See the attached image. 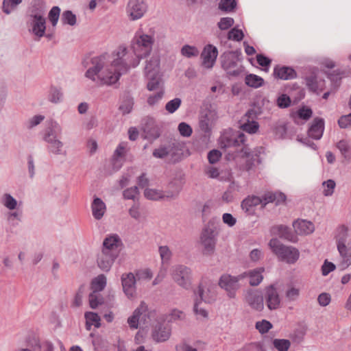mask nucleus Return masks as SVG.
Masks as SVG:
<instances>
[{"label": "nucleus", "mask_w": 351, "mask_h": 351, "mask_svg": "<svg viewBox=\"0 0 351 351\" xmlns=\"http://www.w3.org/2000/svg\"><path fill=\"white\" fill-rule=\"evenodd\" d=\"M245 135L241 132L237 134H232L222 136L221 138V147L223 148H236V152L238 155L245 158V170L250 171L254 166L261 162L260 156L263 153L264 149L262 147H258L255 148L253 151H251L245 143Z\"/></svg>", "instance_id": "nucleus-1"}, {"label": "nucleus", "mask_w": 351, "mask_h": 351, "mask_svg": "<svg viewBox=\"0 0 351 351\" xmlns=\"http://www.w3.org/2000/svg\"><path fill=\"white\" fill-rule=\"evenodd\" d=\"M110 54L105 53L91 59V66L85 73V76L93 82L112 85L119 80V74L114 75L110 67Z\"/></svg>", "instance_id": "nucleus-2"}, {"label": "nucleus", "mask_w": 351, "mask_h": 351, "mask_svg": "<svg viewBox=\"0 0 351 351\" xmlns=\"http://www.w3.org/2000/svg\"><path fill=\"white\" fill-rule=\"evenodd\" d=\"M110 56V67L114 75L119 74V79L131 67H136L141 61L133 51L130 52L124 45L119 46Z\"/></svg>", "instance_id": "nucleus-3"}, {"label": "nucleus", "mask_w": 351, "mask_h": 351, "mask_svg": "<svg viewBox=\"0 0 351 351\" xmlns=\"http://www.w3.org/2000/svg\"><path fill=\"white\" fill-rule=\"evenodd\" d=\"M286 200V195L282 192H268L265 193L261 197L256 195L248 196L241 202V208L248 214H252L254 211V208L258 205L263 208L269 203H275L279 205L284 203Z\"/></svg>", "instance_id": "nucleus-4"}, {"label": "nucleus", "mask_w": 351, "mask_h": 351, "mask_svg": "<svg viewBox=\"0 0 351 351\" xmlns=\"http://www.w3.org/2000/svg\"><path fill=\"white\" fill-rule=\"evenodd\" d=\"M155 39L153 35L145 34L138 30L131 41V47L134 54L141 59L149 56L152 50Z\"/></svg>", "instance_id": "nucleus-5"}, {"label": "nucleus", "mask_w": 351, "mask_h": 351, "mask_svg": "<svg viewBox=\"0 0 351 351\" xmlns=\"http://www.w3.org/2000/svg\"><path fill=\"white\" fill-rule=\"evenodd\" d=\"M269 245L273 253L282 261L288 264H294L299 259L300 252L297 248L286 246L277 239H271Z\"/></svg>", "instance_id": "nucleus-6"}, {"label": "nucleus", "mask_w": 351, "mask_h": 351, "mask_svg": "<svg viewBox=\"0 0 351 351\" xmlns=\"http://www.w3.org/2000/svg\"><path fill=\"white\" fill-rule=\"evenodd\" d=\"M240 55L238 51H228L221 56V67L228 75L237 77L243 71V66L239 64Z\"/></svg>", "instance_id": "nucleus-7"}, {"label": "nucleus", "mask_w": 351, "mask_h": 351, "mask_svg": "<svg viewBox=\"0 0 351 351\" xmlns=\"http://www.w3.org/2000/svg\"><path fill=\"white\" fill-rule=\"evenodd\" d=\"M173 280L180 287L188 289L191 285V269L183 265H175L171 269Z\"/></svg>", "instance_id": "nucleus-8"}, {"label": "nucleus", "mask_w": 351, "mask_h": 351, "mask_svg": "<svg viewBox=\"0 0 351 351\" xmlns=\"http://www.w3.org/2000/svg\"><path fill=\"white\" fill-rule=\"evenodd\" d=\"M245 273H243L237 276L223 274L219 279V285L221 288L226 291L229 298H234L237 290L239 288V281L245 278Z\"/></svg>", "instance_id": "nucleus-9"}, {"label": "nucleus", "mask_w": 351, "mask_h": 351, "mask_svg": "<svg viewBox=\"0 0 351 351\" xmlns=\"http://www.w3.org/2000/svg\"><path fill=\"white\" fill-rule=\"evenodd\" d=\"M145 0H129L126 6V14L130 20L136 21L141 19L147 11Z\"/></svg>", "instance_id": "nucleus-10"}, {"label": "nucleus", "mask_w": 351, "mask_h": 351, "mask_svg": "<svg viewBox=\"0 0 351 351\" xmlns=\"http://www.w3.org/2000/svg\"><path fill=\"white\" fill-rule=\"evenodd\" d=\"M27 26L29 32L40 38L45 34L46 19L45 16H27Z\"/></svg>", "instance_id": "nucleus-11"}, {"label": "nucleus", "mask_w": 351, "mask_h": 351, "mask_svg": "<svg viewBox=\"0 0 351 351\" xmlns=\"http://www.w3.org/2000/svg\"><path fill=\"white\" fill-rule=\"evenodd\" d=\"M143 121V138L149 141L156 140L160 136V130L155 120L153 118L147 117Z\"/></svg>", "instance_id": "nucleus-12"}, {"label": "nucleus", "mask_w": 351, "mask_h": 351, "mask_svg": "<svg viewBox=\"0 0 351 351\" xmlns=\"http://www.w3.org/2000/svg\"><path fill=\"white\" fill-rule=\"evenodd\" d=\"M337 247L339 254L337 267L340 270H344L351 265V241L347 244H343L342 241H340Z\"/></svg>", "instance_id": "nucleus-13"}, {"label": "nucleus", "mask_w": 351, "mask_h": 351, "mask_svg": "<svg viewBox=\"0 0 351 351\" xmlns=\"http://www.w3.org/2000/svg\"><path fill=\"white\" fill-rule=\"evenodd\" d=\"M121 280L123 291L125 295L128 298H134L136 291V279L134 274L132 272L123 274Z\"/></svg>", "instance_id": "nucleus-14"}, {"label": "nucleus", "mask_w": 351, "mask_h": 351, "mask_svg": "<svg viewBox=\"0 0 351 351\" xmlns=\"http://www.w3.org/2000/svg\"><path fill=\"white\" fill-rule=\"evenodd\" d=\"M179 193V191H163L162 190L147 188L144 191L145 197L149 200L158 201L163 199H174Z\"/></svg>", "instance_id": "nucleus-15"}, {"label": "nucleus", "mask_w": 351, "mask_h": 351, "mask_svg": "<svg viewBox=\"0 0 351 351\" xmlns=\"http://www.w3.org/2000/svg\"><path fill=\"white\" fill-rule=\"evenodd\" d=\"M218 56V50L212 45H207L201 54L202 65L206 69L213 67Z\"/></svg>", "instance_id": "nucleus-16"}, {"label": "nucleus", "mask_w": 351, "mask_h": 351, "mask_svg": "<svg viewBox=\"0 0 351 351\" xmlns=\"http://www.w3.org/2000/svg\"><path fill=\"white\" fill-rule=\"evenodd\" d=\"M201 241L204 245L205 252L207 254L213 253L216 244L215 231L210 228H204L201 235Z\"/></svg>", "instance_id": "nucleus-17"}, {"label": "nucleus", "mask_w": 351, "mask_h": 351, "mask_svg": "<svg viewBox=\"0 0 351 351\" xmlns=\"http://www.w3.org/2000/svg\"><path fill=\"white\" fill-rule=\"evenodd\" d=\"M171 334V329L168 324L158 323L152 330V336L156 342H164L167 341Z\"/></svg>", "instance_id": "nucleus-18"}, {"label": "nucleus", "mask_w": 351, "mask_h": 351, "mask_svg": "<svg viewBox=\"0 0 351 351\" xmlns=\"http://www.w3.org/2000/svg\"><path fill=\"white\" fill-rule=\"evenodd\" d=\"M304 80L307 88L313 93L319 94L325 88L324 80L319 77L314 71L306 76Z\"/></svg>", "instance_id": "nucleus-19"}, {"label": "nucleus", "mask_w": 351, "mask_h": 351, "mask_svg": "<svg viewBox=\"0 0 351 351\" xmlns=\"http://www.w3.org/2000/svg\"><path fill=\"white\" fill-rule=\"evenodd\" d=\"M147 311L146 303L142 301L133 312L132 315L128 318V324L130 329H137L138 328L139 322L143 319L142 316L145 315Z\"/></svg>", "instance_id": "nucleus-20"}, {"label": "nucleus", "mask_w": 351, "mask_h": 351, "mask_svg": "<svg viewBox=\"0 0 351 351\" xmlns=\"http://www.w3.org/2000/svg\"><path fill=\"white\" fill-rule=\"evenodd\" d=\"M117 257V254H110L101 251L97 256V265L102 271L108 272L110 270Z\"/></svg>", "instance_id": "nucleus-21"}, {"label": "nucleus", "mask_w": 351, "mask_h": 351, "mask_svg": "<svg viewBox=\"0 0 351 351\" xmlns=\"http://www.w3.org/2000/svg\"><path fill=\"white\" fill-rule=\"evenodd\" d=\"M265 298L267 306L270 310L277 309L280 306V299L277 289L273 285L266 288Z\"/></svg>", "instance_id": "nucleus-22"}, {"label": "nucleus", "mask_w": 351, "mask_h": 351, "mask_svg": "<svg viewBox=\"0 0 351 351\" xmlns=\"http://www.w3.org/2000/svg\"><path fill=\"white\" fill-rule=\"evenodd\" d=\"M195 294L198 296L196 299H199V301L206 303H211L216 298L214 289L213 287H206L203 284L199 285Z\"/></svg>", "instance_id": "nucleus-23"}, {"label": "nucleus", "mask_w": 351, "mask_h": 351, "mask_svg": "<svg viewBox=\"0 0 351 351\" xmlns=\"http://www.w3.org/2000/svg\"><path fill=\"white\" fill-rule=\"evenodd\" d=\"M245 301L254 309L261 311L263 308V296L256 291L250 290L245 294Z\"/></svg>", "instance_id": "nucleus-24"}, {"label": "nucleus", "mask_w": 351, "mask_h": 351, "mask_svg": "<svg viewBox=\"0 0 351 351\" xmlns=\"http://www.w3.org/2000/svg\"><path fill=\"white\" fill-rule=\"evenodd\" d=\"M293 227L296 234L306 235L312 233L315 230L314 224L305 219H298L293 221Z\"/></svg>", "instance_id": "nucleus-25"}, {"label": "nucleus", "mask_w": 351, "mask_h": 351, "mask_svg": "<svg viewBox=\"0 0 351 351\" xmlns=\"http://www.w3.org/2000/svg\"><path fill=\"white\" fill-rule=\"evenodd\" d=\"M273 75L275 78L282 80H292L297 76L295 71L291 67L278 65L274 67Z\"/></svg>", "instance_id": "nucleus-26"}, {"label": "nucleus", "mask_w": 351, "mask_h": 351, "mask_svg": "<svg viewBox=\"0 0 351 351\" xmlns=\"http://www.w3.org/2000/svg\"><path fill=\"white\" fill-rule=\"evenodd\" d=\"M121 243V240L117 234L109 235L103 241L101 251L110 254H117V248Z\"/></svg>", "instance_id": "nucleus-27"}, {"label": "nucleus", "mask_w": 351, "mask_h": 351, "mask_svg": "<svg viewBox=\"0 0 351 351\" xmlns=\"http://www.w3.org/2000/svg\"><path fill=\"white\" fill-rule=\"evenodd\" d=\"M324 130V121L322 118H315L308 130V136L315 140L322 138Z\"/></svg>", "instance_id": "nucleus-28"}, {"label": "nucleus", "mask_w": 351, "mask_h": 351, "mask_svg": "<svg viewBox=\"0 0 351 351\" xmlns=\"http://www.w3.org/2000/svg\"><path fill=\"white\" fill-rule=\"evenodd\" d=\"M90 208L93 217L96 220L101 219L106 212V204L101 198L97 197H94Z\"/></svg>", "instance_id": "nucleus-29"}, {"label": "nucleus", "mask_w": 351, "mask_h": 351, "mask_svg": "<svg viewBox=\"0 0 351 351\" xmlns=\"http://www.w3.org/2000/svg\"><path fill=\"white\" fill-rule=\"evenodd\" d=\"M169 156L171 157L173 162L181 160L183 156V145L178 142H171L168 144Z\"/></svg>", "instance_id": "nucleus-30"}, {"label": "nucleus", "mask_w": 351, "mask_h": 351, "mask_svg": "<svg viewBox=\"0 0 351 351\" xmlns=\"http://www.w3.org/2000/svg\"><path fill=\"white\" fill-rule=\"evenodd\" d=\"M62 131V127L57 121H51L49 126L45 132L43 139L45 141L58 138V137L61 134Z\"/></svg>", "instance_id": "nucleus-31"}, {"label": "nucleus", "mask_w": 351, "mask_h": 351, "mask_svg": "<svg viewBox=\"0 0 351 351\" xmlns=\"http://www.w3.org/2000/svg\"><path fill=\"white\" fill-rule=\"evenodd\" d=\"M264 271V267H258L250 270L248 272H245L246 274L245 277L248 276L250 278V284L251 286H257L262 282L263 279V273Z\"/></svg>", "instance_id": "nucleus-32"}, {"label": "nucleus", "mask_w": 351, "mask_h": 351, "mask_svg": "<svg viewBox=\"0 0 351 351\" xmlns=\"http://www.w3.org/2000/svg\"><path fill=\"white\" fill-rule=\"evenodd\" d=\"M63 93L60 88L51 86L47 93V100L54 104H59L63 100Z\"/></svg>", "instance_id": "nucleus-33"}, {"label": "nucleus", "mask_w": 351, "mask_h": 351, "mask_svg": "<svg viewBox=\"0 0 351 351\" xmlns=\"http://www.w3.org/2000/svg\"><path fill=\"white\" fill-rule=\"evenodd\" d=\"M277 233L280 237L287 239L292 243H296L298 241V237L294 234L290 228L284 225H279L276 227Z\"/></svg>", "instance_id": "nucleus-34"}, {"label": "nucleus", "mask_w": 351, "mask_h": 351, "mask_svg": "<svg viewBox=\"0 0 351 351\" xmlns=\"http://www.w3.org/2000/svg\"><path fill=\"white\" fill-rule=\"evenodd\" d=\"M160 60L156 56L152 57L146 62L145 74L147 77L152 75H157L158 73Z\"/></svg>", "instance_id": "nucleus-35"}, {"label": "nucleus", "mask_w": 351, "mask_h": 351, "mask_svg": "<svg viewBox=\"0 0 351 351\" xmlns=\"http://www.w3.org/2000/svg\"><path fill=\"white\" fill-rule=\"evenodd\" d=\"M45 8L42 0H33L29 9L27 16H45Z\"/></svg>", "instance_id": "nucleus-36"}, {"label": "nucleus", "mask_w": 351, "mask_h": 351, "mask_svg": "<svg viewBox=\"0 0 351 351\" xmlns=\"http://www.w3.org/2000/svg\"><path fill=\"white\" fill-rule=\"evenodd\" d=\"M47 143V150L49 153L55 155H60L63 154L62 147L63 143L58 138H53L45 141Z\"/></svg>", "instance_id": "nucleus-37"}, {"label": "nucleus", "mask_w": 351, "mask_h": 351, "mask_svg": "<svg viewBox=\"0 0 351 351\" xmlns=\"http://www.w3.org/2000/svg\"><path fill=\"white\" fill-rule=\"evenodd\" d=\"M86 318V327L87 330H90L91 326L94 325L96 328H99L101 326L100 324V317L97 313L94 312H86L85 313Z\"/></svg>", "instance_id": "nucleus-38"}, {"label": "nucleus", "mask_w": 351, "mask_h": 351, "mask_svg": "<svg viewBox=\"0 0 351 351\" xmlns=\"http://www.w3.org/2000/svg\"><path fill=\"white\" fill-rule=\"evenodd\" d=\"M245 82L247 86L257 88L263 85L264 80L255 74H248L245 76Z\"/></svg>", "instance_id": "nucleus-39"}, {"label": "nucleus", "mask_w": 351, "mask_h": 351, "mask_svg": "<svg viewBox=\"0 0 351 351\" xmlns=\"http://www.w3.org/2000/svg\"><path fill=\"white\" fill-rule=\"evenodd\" d=\"M106 286V278L104 274L97 276L91 282V288L95 292L101 291Z\"/></svg>", "instance_id": "nucleus-40"}, {"label": "nucleus", "mask_w": 351, "mask_h": 351, "mask_svg": "<svg viewBox=\"0 0 351 351\" xmlns=\"http://www.w3.org/2000/svg\"><path fill=\"white\" fill-rule=\"evenodd\" d=\"M23 212L21 210L16 208L14 210H10L6 214L8 221L12 226H16L22 220Z\"/></svg>", "instance_id": "nucleus-41"}, {"label": "nucleus", "mask_w": 351, "mask_h": 351, "mask_svg": "<svg viewBox=\"0 0 351 351\" xmlns=\"http://www.w3.org/2000/svg\"><path fill=\"white\" fill-rule=\"evenodd\" d=\"M1 202L9 210H14L17 208L18 202L9 193H5L3 195Z\"/></svg>", "instance_id": "nucleus-42"}, {"label": "nucleus", "mask_w": 351, "mask_h": 351, "mask_svg": "<svg viewBox=\"0 0 351 351\" xmlns=\"http://www.w3.org/2000/svg\"><path fill=\"white\" fill-rule=\"evenodd\" d=\"M240 128L249 134L256 133L259 128V125L257 121H240Z\"/></svg>", "instance_id": "nucleus-43"}, {"label": "nucleus", "mask_w": 351, "mask_h": 351, "mask_svg": "<svg viewBox=\"0 0 351 351\" xmlns=\"http://www.w3.org/2000/svg\"><path fill=\"white\" fill-rule=\"evenodd\" d=\"M348 237H349L348 228L345 226H340L337 230V234L336 236L337 245H339L340 241H342L343 244H347L348 242L350 241H348Z\"/></svg>", "instance_id": "nucleus-44"}, {"label": "nucleus", "mask_w": 351, "mask_h": 351, "mask_svg": "<svg viewBox=\"0 0 351 351\" xmlns=\"http://www.w3.org/2000/svg\"><path fill=\"white\" fill-rule=\"evenodd\" d=\"M219 9L226 13L232 12L237 7L236 0H221L219 3Z\"/></svg>", "instance_id": "nucleus-45"}, {"label": "nucleus", "mask_w": 351, "mask_h": 351, "mask_svg": "<svg viewBox=\"0 0 351 351\" xmlns=\"http://www.w3.org/2000/svg\"><path fill=\"white\" fill-rule=\"evenodd\" d=\"M272 344L278 351H288L291 346L290 341L285 339H274Z\"/></svg>", "instance_id": "nucleus-46"}, {"label": "nucleus", "mask_w": 351, "mask_h": 351, "mask_svg": "<svg viewBox=\"0 0 351 351\" xmlns=\"http://www.w3.org/2000/svg\"><path fill=\"white\" fill-rule=\"evenodd\" d=\"M22 2V0H3L2 10L6 14H10Z\"/></svg>", "instance_id": "nucleus-47"}, {"label": "nucleus", "mask_w": 351, "mask_h": 351, "mask_svg": "<svg viewBox=\"0 0 351 351\" xmlns=\"http://www.w3.org/2000/svg\"><path fill=\"white\" fill-rule=\"evenodd\" d=\"M181 54L188 58L197 57L199 55V51L195 46L189 45H184L181 49Z\"/></svg>", "instance_id": "nucleus-48"}, {"label": "nucleus", "mask_w": 351, "mask_h": 351, "mask_svg": "<svg viewBox=\"0 0 351 351\" xmlns=\"http://www.w3.org/2000/svg\"><path fill=\"white\" fill-rule=\"evenodd\" d=\"M133 106V98L130 96H127L119 106V109L123 114H129L132 110Z\"/></svg>", "instance_id": "nucleus-49"}, {"label": "nucleus", "mask_w": 351, "mask_h": 351, "mask_svg": "<svg viewBox=\"0 0 351 351\" xmlns=\"http://www.w3.org/2000/svg\"><path fill=\"white\" fill-rule=\"evenodd\" d=\"M60 14V8L58 6H53L49 10L48 14V19L53 27L56 26Z\"/></svg>", "instance_id": "nucleus-50"}, {"label": "nucleus", "mask_w": 351, "mask_h": 351, "mask_svg": "<svg viewBox=\"0 0 351 351\" xmlns=\"http://www.w3.org/2000/svg\"><path fill=\"white\" fill-rule=\"evenodd\" d=\"M89 304L90 306L93 309H95L99 304L103 302V298L99 293V292L93 291L89 294Z\"/></svg>", "instance_id": "nucleus-51"}, {"label": "nucleus", "mask_w": 351, "mask_h": 351, "mask_svg": "<svg viewBox=\"0 0 351 351\" xmlns=\"http://www.w3.org/2000/svg\"><path fill=\"white\" fill-rule=\"evenodd\" d=\"M61 21L63 24L73 26L76 23V16L71 11L66 10L62 13Z\"/></svg>", "instance_id": "nucleus-52"}, {"label": "nucleus", "mask_w": 351, "mask_h": 351, "mask_svg": "<svg viewBox=\"0 0 351 351\" xmlns=\"http://www.w3.org/2000/svg\"><path fill=\"white\" fill-rule=\"evenodd\" d=\"M156 75H152L147 77L149 78V81L147 84V88L149 91L157 90L159 88L160 80Z\"/></svg>", "instance_id": "nucleus-53"}, {"label": "nucleus", "mask_w": 351, "mask_h": 351, "mask_svg": "<svg viewBox=\"0 0 351 351\" xmlns=\"http://www.w3.org/2000/svg\"><path fill=\"white\" fill-rule=\"evenodd\" d=\"M201 302H202L199 301V299L195 300L194 306H193V311H194L195 314L197 316L198 319H200V318L206 319L208 317V313L206 309L199 306V304Z\"/></svg>", "instance_id": "nucleus-54"}, {"label": "nucleus", "mask_w": 351, "mask_h": 351, "mask_svg": "<svg viewBox=\"0 0 351 351\" xmlns=\"http://www.w3.org/2000/svg\"><path fill=\"white\" fill-rule=\"evenodd\" d=\"M182 101L180 98H175L168 101L165 105V109L167 112L172 114L175 112L180 106Z\"/></svg>", "instance_id": "nucleus-55"}, {"label": "nucleus", "mask_w": 351, "mask_h": 351, "mask_svg": "<svg viewBox=\"0 0 351 351\" xmlns=\"http://www.w3.org/2000/svg\"><path fill=\"white\" fill-rule=\"evenodd\" d=\"M127 147V143L121 142L117 147L114 154H113V160L114 162L118 161V158L120 157H123L125 154Z\"/></svg>", "instance_id": "nucleus-56"}, {"label": "nucleus", "mask_w": 351, "mask_h": 351, "mask_svg": "<svg viewBox=\"0 0 351 351\" xmlns=\"http://www.w3.org/2000/svg\"><path fill=\"white\" fill-rule=\"evenodd\" d=\"M291 103V98L286 94H281L276 99V104L280 108H287Z\"/></svg>", "instance_id": "nucleus-57"}, {"label": "nucleus", "mask_w": 351, "mask_h": 351, "mask_svg": "<svg viewBox=\"0 0 351 351\" xmlns=\"http://www.w3.org/2000/svg\"><path fill=\"white\" fill-rule=\"evenodd\" d=\"M234 21L232 17H223L217 23L218 27L221 30H226L234 25Z\"/></svg>", "instance_id": "nucleus-58"}, {"label": "nucleus", "mask_w": 351, "mask_h": 351, "mask_svg": "<svg viewBox=\"0 0 351 351\" xmlns=\"http://www.w3.org/2000/svg\"><path fill=\"white\" fill-rule=\"evenodd\" d=\"M244 34L242 30L237 28H232L228 34V38L234 41H241L243 40Z\"/></svg>", "instance_id": "nucleus-59"}, {"label": "nucleus", "mask_w": 351, "mask_h": 351, "mask_svg": "<svg viewBox=\"0 0 351 351\" xmlns=\"http://www.w3.org/2000/svg\"><path fill=\"white\" fill-rule=\"evenodd\" d=\"M163 95L164 90L160 88L156 93L150 95L147 98V102L149 106H154L162 99Z\"/></svg>", "instance_id": "nucleus-60"}, {"label": "nucleus", "mask_w": 351, "mask_h": 351, "mask_svg": "<svg viewBox=\"0 0 351 351\" xmlns=\"http://www.w3.org/2000/svg\"><path fill=\"white\" fill-rule=\"evenodd\" d=\"M178 130L180 135L184 137H189L193 132L191 127L185 122L179 123Z\"/></svg>", "instance_id": "nucleus-61"}, {"label": "nucleus", "mask_w": 351, "mask_h": 351, "mask_svg": "<svg viewBox=\"0 0 351 351\" xmlns=\"http://www.w3.org/2000/svg\"><path fill=\"white\" fill-rule=\"evenodd\" d=\"M136 277V279L138 280H150L153 275L149 269H140L136 271V274L134 275Z\"/></svg>", "instance_id": "nucleus-62"}, {"label": "nucleus", "mask_w": 351, "mask_h": 351, "mask_svg": "<svg viewBox=\"0 0 351 351\" xmlns=\"http://www.w3.org/2000/svg\"><path fill=\"white\" fill-rule=\"evenodd\" d=\"M272 328V324L265 319L256 323V328L261 333L267 332Z\"/></svg>", "instance_id": "nucleus-63"}, {"label": "nucleus", "mask_w": 351, "mask_h": 351, "mask_svg": "<svg viewBox=\"0 0 351 351\" xmlns=\"http://www.w3.org/2000/svg\"><path fill=\"white\" fill-rule=\"evenodd\" d=\"M335 182L332 180H328L326 182H323V186L324 187L323 193L325 196H330L332 195L334 192V189L335 187Z\"/></svg>", "instance_id": "nucleus-64"}]
</instances>
